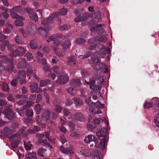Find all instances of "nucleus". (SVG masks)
<instances>
[{"instance_id":"f257e3e1","label":"nucleus","mask_w":159,"mask_h":159,"mask_svg":"<svg viewBox=\"0 0 159 159\" xmlns=\"http://www.w3.org/2000/svg\"><path fill=\"white\" fill-rule=\"evenodd\" d=\"M84 141L86 143L93 141L95 144V146L96 147L100 148V149L103 150L105 148V143L106 140L105 138H103L102 140L99 139L96 140L95 136L92 134H89L87 137H86L84 139Z\"/></svg>"},{"instance_id":"f03ea898","label":"nucleus","mask_w":159,"mask_h":159,"mask_svg":"<svg viewBox=\"0 0 159 159\" xmlns=\"http://www.w3.org/2000/svg\"><path fill=\"white\" fill-rule=\"evenodd\" d=\"M10 11L11 15L13 18L22 20L24 19L22 16L18 15L16 12L23 15L25 12V8L24 7L20 6H18L10 10Z\"/></svg>"},{"instance_id":"7ed1b4c3","label":"nucleus","mask_w":159,"mask_h":159,"mask_svg":"<svg viewBox=\"0 0 159 159\" xmlns=\"http://www.w3.org/2000/svg\"><path fill=\"white\" fill-rule=\"evenodd\" d=\"M91 97L85 100L86 103L90 106V111L94 113H97L95 111L96 108L98 107L103 108L104 107L103 104H102L99 102L96 103L92 102L91 100Z\"/></svg>"},{"instance_id":"20e7f679","label":"nucleus","mask_w":159,"mask_h":159,"mask_svg":"<svg viewBox=\"0 0 159 159\" xmlns=\"http://www.w3.org/2000/svg\"><path fill=\"white\" fill-rule=\"evenodd\" d=\"M60 36L57 35H52L51 36H49L48 39L47 40L48 42L49 41L52 42V44H53L52 46L53 47V49L55 52L58 51L59 47L58 46L59 44H60Z\"/></svg>"},{"instance_id":"39448f33","label":"nucleus","mask_w":159,"mask_h":159,"mask_svg":"<svg viewBox=\"0 0 159 159\" xmlns=\"http://www.w3.org/2000/svg\"><path fill=\"white\" fill-rule=\"evenodd\" d=\"M36 136L39 143L41 145L45 146L46 148H49L50 150L52 148V147L46 139H43L44 137V134H40L38 133L36 134Z\"/></svg>"},{"instance_id":"423d86ee","label":"nucleus","mask_w":159,"mask_h":159,"mask_svg":"<svg viewBox=\"0 0 159 159\" xmlns=\"http://www.w3.org/2000/svg\"><path fill=\"white\" fill-rule=\"evenodd\" d=\"M2 60L4 62H9L10 64L7 65L6 68V70L8 72L12 71L14 68V65L12 63L13 58H9L6 56H2Z\"/></svg>"},{"instance_id":"0eeeda50","label":"nucleus","mask_w":159,"mask_h":159,"mask_svg":"<svg viewBox=\"0 0 159 159\" xmlns=\"http://www.w3.org/2000/svg\"><path fill=\"white\" fill-rule=\"evenodd\" d=\"M52 29L51 26L44 27L41 26L38 29L39 33L40 35L43 38H46L48 35V31Z\"/></svg>"},{"instance_id":"6e6552de","label":"nucleus","mask_w":159,"mask_h":159,"mask_svg":"<svg viewBox=\"0 0 159 159\" xmlns=\"http://www.w3.org/2000/svg\"><path fill=\"white\" fill-rule=\"evenodd\" d=\"M9 138L12 139L11 141V145L13 148H16L17 147L19 143V139L20 138L19 134H12L11 135L9 136Z\"/></svg>"},{"instance_id":"1a4fd4ad","label":"nucleus","mask_w":159,"mask_h":159,"mask_svg":"<svg viewBox=\"0 0 159 159\" xmlns=\"http://www.w3.org/2000/svg\"><path fill=\"white\" fill-rule=\"evenodd\" d=\"M107 39V38L105 37L98 36L89 39L88 41V43L89 44H93L95 42H105Z\"/></svg>"},{"instance_id":"9d476101","label":"nucleus","mask_w":159,"mask_h":159,"mask_svg":"<svg viewBox=\"0 0 159 159\" xmlns=\"http://www.w3.org/2000/svg\"><path fill=\"white\" fill-rule=\"evenodd\" d=\"M57 12H54L51 16L47 18L46 20H43L41 22V24L42 25H44L45 27L50 26L48 24L52 23L55 17H57Z\"/></svg>"},{"instance_id":"9b49d317","label":"nucleus","mask_w":159,"mask_h":159,"mask_svg":"<svg viewBox=\"0 0 159 159\" xmlns=\"http://www.w3.org/2000/svg\"><path fill=\"white\" fill-rule=\"evenodd\" d=\"M3 113L5 115V116L9 120H12L15 118V113L9 107H7Z\"/></svg>"},{"instance_id":"f8f14e48","label":"nucleus","mask_w":159,"mask_h":159,"mask_svg":"<svg viewBox=\"0 0 159 159\" xmlns=\"http://www.w3.org/2000/svg\"><path fill=\"white\" fill-rule=\"evenodd\" d=\"M51 115V112L50 109H45L42 114V119L45 121L48 122L49 120Z\"/></svg>"},{"instance_id":"ddd939ff","label":"nucleus","mask_w":159,"mask_h":159,"mask_svg":"<svg viewBox=\"0 0 159 159\" xmlns=\"http://www.w3.org/2000/svg\"><path fill=\"white\" fill-rule=\"evenodd\" d=\"M36 26L31 22L29 23L26 28L27 32L30 35H34L35 32Z\"/></svg>"},{"instance_id":"4468645a","label":"nucleus","mask_w":159,"mask_h":159,"mask_svg":"<svg viewBox=\"0 0 159 159\" xmlns=\"http://www.w3.org/2000/svg\"><path fill=\"white\" fill-rule=\"evenodd\" d=\"M154 104L156 105L157 107V108H155V111H156L157 110H159L158 112H157V114L156 115L155 118L154 122L157 125H159V123L158 120H159V100H155L154 102Z\"/></svg>"},{"instance_id":"2eb2a0df","label":"nucleus","mask_w":159,"mask_h":159,"mask_svg":"<svg viewBox=\"0 0 159 159\" xmlns=\"http://www.w3.org/2000/svg\"><path fill=\"white\" fill-rule=\"evenodd\" d=\"M31 104L32 103H29V102H27V104L24 106L22 109H19L17 108L16 109V111L20 116H23L25 115V109L30 107Z\"/></svg>"},{"instance_id":"dca6fc26","label":"nucleus","mask_w":159,"mask_h":159,"mask_svg":"<svg viewBox=\"0 0 159 159\" xmlns=\"http://www.w3.org/2000/svg\"><path fill=\"white\" fill-rule=\"evenodd\" d=\"M85 83L86 84L90 85V88L93 90H97L98 89V90L101 89V87H100L99 86L98 84L95 85L94 84V81L93 80H91L89 82L85 81Z\"/></svg>"},{"instance_id":"f3484780","label":"nucleus","mask_w":159,"mask_h":159,"mask_svg":"<svg viewBox=\"0 0 159 159\" xmlns=\"http://www.w3.org/2000/svg\"><path fill=\"white\" fill-rule=\"evenodd\" d=\"M59 149L61 151L65 154L69 153L70 155H72L74 153V148L72 147H70L67 149H66L61 145Z\"/></svg>"},{"instance_id":"a211bd4d","label":"nucleus","mask_w":159,"mask_h":159,"mask_svg":"<svg viewBox=\"0 0 159 159\" xmlns=\"http://www.w3.org/2000/svg\"><path fill=\"white\" fill-rule=\"evenodd\" d=\"M68 77L65 75H63L59 77L58 80H56V82L60 84H64L68 81Z\"/></svg>"},{"instance_id":"6ab92c4d","label":"nucleus","mask_w":159,"mask_h":159,"mask_svg":"<svg viewBox=\"0 0 159 159\" xmlns=\"http://www.w3.org/2000/svg\"><path fill=\"white\" fill-rule=\"evenodd\" d=\"M31 91L32 93L36 92L39 93L42 91V89L40 87H38V84L35 83L33 85L30 86Z\"/></svg>"},{"instance_id":"aec40b11","label":"nucleus","mask_w":159,"mask_h":159,"mask_svg":"<svg viewBox=\"0 0 159 159\" xmlns=\"http://www.w3.org/2000/svg\"><path fill=\"white\" fill-rule=\"evenodd\" d=\"M74 120L80 121H84L85 120V117L82 113L80 112L75 113L73 116Z\"/></svg>"},{"instance_id":"412c9836","label":"nucleus","mask_w":159,"mask_h":159,"mask_svg":"<svg viewBox=\"0 0 159 159\" xmlns=\"http://www.w3.org/2000/svg\"><path fill=\"white\" fill-rule=\"evenodd\" d=\"M107 128H102L96 133V135L98 137L104 138L107 134Z\"/></svg>"},{"instance_id":"4be33fe9","label":"nucleus","mask_w":159,"mask_h":159,"mask_svg":"<svg viewBox=\"0 0 159 159\" xmlns=\"http://www.w3.org/2000/svg\"><path fill=\"white\" fill-rule=\"evenodd\" d=\"M98 53L96 52H93L92 54V61L93 63L95 65H96L97 64L100 63L101 61V59L99 58L100 57V56H97Z\"/></svg>"},{"instance_id":"5701e85b","label":"nucleus","mask_w":159,"mask_h":159,"mask_svg":"<svg viewBox=\"0 0 159 159\" xmlns=\"http://www.w3.org/2000/svg\"><path fill=\"white\" fill-rule=\"evenodd\" d=\"M87 19L86 14L84 13H80L79 16L77 17H75V22L77 23L80 21H82Z\"/></svg>"},{"instance_id":"b1692460","label":"nucleus","mask_w":159,"mask_h":159,"mask_svg":"<svg viewBox=\"0 0 159 159\" xmlns=\"http://www.w3.org/2000/svg\"><path fill=\"white\" fill-rule=\"evenodd\" d=\"M94 81V84L96 83L99 85H101L102 84L104 80L103 79V77L102 76H100V75H98L96 76L95 80H93Z\"/></svg>"},{"instance_id":"393cba45","label":"nucleus","mask_w":159,"mask_h":159,"mask_svg":"<svg viewBox=\"0 0 159 159\" xmlns=\"http://www.w3.org/2000/svg\"><path fill=\"white\" fill-rule=\"evenodd\" d=\"M98 47L99 49H101L102 50L103 45V44H101L100 43H97V44H93L92 45H89L88 49L90 50L94 49L95 48Z\"/></svg>"},{"instance_id":"a878e982","label":"nucleus","mask_w":159,"mask_h":159,"mask_svg":"<svg viewBox=\"0 0 159 159\" xmlns=\"http://www.w3.org/2000/svg\"><path fill=\"white\" fill-rule=\"evenodd\" d=\"M72 86L74 87L75 88L81 84L80 80L79 79H73L72 80L70 83Z\"/></svg>"},{"instance_id":"bb28decb","label":"nucleus","mask_w":159,"mask_h":159,"mask_svg":"<svg viewBox=\"0 0 159 159\" xmlns=\"http://www.w3.org/2000/svg\"><path fill=\"white\" fill-rule=\"evenodd\" d=\"M20 55H21L20 52L16 48L12 52L9 54V56L12 57H16L19 56Z\"/></svg>"},{"instance_id":"cd10ccee","label":"nucleus","mask_w":159,"mask_h":159,"mask_svg":"<svg viewBox=\"0 0 159 159\" xmlns=\"http://www.w3.org/2000/svg\"><path fill=\"white\" fill-rule=\"evenodd\" d=\"M73 99L76 106H79L82 104V100L79 98L74 97Z\"/></svg>"},{"instance_id":"c85d7f7f","label":"nucleus","mask_w":159,"mask_h":159,"mask_svg":"<svg viewBox=\"0 0 159 159\" xmlns=\"http://www.w3.org/2000/svg\"><path fill=\"white\" fill-rule=\"evenodd\" d=\"M102 25L101 24H100L99 25H96L94 27H92L90 28V30L92 32H97L98 31L102 30Z\"/></svg>"},{"instance_id":"c756f323","label":"nucleus","mask_w":159,"mask_h":159,"mask_svg":"<svg viewBox=\"0 0 159 159\" xmlns=\"http://www.w3.org/2000/svg\"><path fill=\"white\" fill-rule=\"evenodd\" d=\"M30 17L32 20H34L35 22L39 20V17L36 13L35 12H32L30 15Z\"/></svg>"},{"instance_id":"7c9ffc66","label":"nucleus","mask_w":159,"mask_h":159,"mask_svg":"<svg viewBox=\"0 0 159 159\" xmlns=\"http://www.w3.org/2000/svg\"><path fill=\"white\" fill-rule=\"evenodd\" d=\"M14 131L8 127H5L3 130L4 134L6 136H8L11 134L13 133Z\"/></svg>"},{"instance_id":"2f4dec72","label":"nucleus","mask_w":159,"mask_h":159,"mask_svg":"<svg viewBox=\"0 0 159 159\" xmlns=\"http://www.w3.org/2000/svg\"><path fill=\"white\" fill-rule=\"evenodd\" d=\"M77 57L76 54H75V56L73 55L71 57H68V63H72L73 62L74 64H75V57Z\"/></svg>"},{"instance_id":"473e14b6","label":"nucleus","mask_w":159,"mask_h":159,"mask_svg":"<svg viewBox=\"0 0 159 159\" xmlns=\"http://www.w3.org/2000/svg\"><path fill=\"white\" fill-rule=\"evenodd\" d=\"M70 44V41L69 40L65 41L62 44V47L63 49L65 50L68 48Z\"/></svg>"},{"instance_id":"72a5a7b5","label":"nucleus","mask_w":159,"mask_h":159,"mask_svg":"<svg viewBox=\"0 0 159 159\" xmlns=\"http://www.w3.org/2000/svg\"><path fill=\"white\" fill-rule=\"evenodd\" d=\"M51 82V81L48 79L45 80H42L40 81V85L41 87H43L47 85Z\"/></svg>"},{"instance_id":"f704fd0d","label":"nucleus","mask_w":159,"mask_h":159,"mask_svg":"<svg viewBox=\"0 0 159 159\" xmlns=\"http://www.w3.org/2000/svg\"><path fill=\"white\" fill-rule=\"evenodd\" d=\"M36 154L35 153L33 152L29 153L26 157L28 159H38L36 157Z\"/></svg>"},{"instance_id":"c9c22d12","label":"nucleus","mask_w":159,"mask_h":159,"mask_svg":"<svg viewBox=\"0 0 159 159\" xmlns=\"http://www.w3.org/2000/svg\"><path fill=\"white\" fill-rule=\"evenodd\" d=\"M25 115L28 117H32L34 115V112L32 110L27 109L25 110Z\"/></svg>"},{"instance_id":"e433bc0d","label":"nucleus","mask_w":159,"mask_h":159,"mask_svg":"<svg viewBox=\"0 0 159 159\" xmlns=\"http://www.w3.org/2000/svg\"><path fill=\"white\" fill-rule=\"evenodd\" d=\"M12 28V25H11L9 24L8 27L3 29V32L5 34H9L11 32Z\"/></svg>"},{"instance_id":"4c0bfd02","label":"nucleus","mask_w":159,"mask_h":159,"mask_svg":"<svg viewBox=\"0 0 159 159\" xmlns=\"http://www.w3.org/2000/svg\"><path fill=\"white\" fill-rule=\"evenodd\" d=\"M26 77V73L24 70L20 71L18 73V76L17 77L18 79H19L24 78Z\"/></svg>"},{"instance_id":"58836bf2","label":"nucleus","mask_w":159,"mask_h":159,"mask_svg":"<svg viewBox=\"0 0 159 159\" xmlns=\"http://www.w3.org/2000/svg\"><path fill=\"white\" fill-rule=\"evenodd\" d=\"M57 16L59 15H64L66 14L67 12V9L64 8H62L58 12H57Z\"/></svg>"},{"instance_id":"ea45409f","label":"nucleus","mask_w":159,"mask_h":159,"mask_svg":"<svg viewBox=\"0 0 159 159\" xmlns=\"http://www.w3.org/2000/svg\"><path fill=\"white\" fill-rule=\"evenodd\" d=\"M104 49H105V52L104 53H103V54H102L101 55H100V57L101 58L103 57H104L105 56V55H106V54H108L110 52V48L108 47H107L106 48H104V47L103 46L102 50L101 49H100V50L101 51H102V50Z\"/></svg>"},{"instance_id":"a19ab883","label":"nucleus","mask_w":159,"mask_h":159,"mask_svg":"<svg viewBox=\"0 0 159 159\" xmlns=\"http://www.w3.org/2000/svg\"><path fill=\"white\" fill-rule=\"evenodd\" d=\"M34 111L37 114H39L41 110L40 105L39 104H37L34 107Z\"/></svg>"},{"instance_id":"79ce46f5","label":"nucleus","mask_w":159,"mask_h":159,"mask_svg":"<svg viewBox=\"0 0 159 159\" xmlns=\"http://www.w3.org/2000/svg\"><path fill=\"white\" fill-rule=\"evenodd\" d=\"M9 44V41L8 40H5L0 45V48L2 51H3L5 49L6 46Z\"/></svg>"},{"instance_id":"37998d69","label":"nucleus","mask_w":159,"mask_h":159,"mask_svg":"<svg viewBox=\"0 0 159 159\" xmlns=\"http://www.w3.org/2000/svg\"><path fill=\"white\" fill-rule=\"evenodd\" d=\"M55 106L54 110L57 114H59L61 112L62 109V107L61 106L58 105H57Z\"/></svg>"},{"instance_id":"c03bdc74","label":"nucleus","mask_w":159,"mask_h":159,"mask_svg":"<svg viewBox=\"0 0 159 159\" xmlns=\"http://www.w3.org/2000/svg\"><path fill=\"white\" fill-rule=\"evenodd\" d=\"M46 150L45 149L41 148L39 149L38 153L39 155L42 157H45V152Z\"/></svg>"},{"instance_id":"a18cd8bd","label":"nucleus","mask_w":159,"mask_h":159,"mask_svg":"<svg viewBox=\"0 0 159 159\" xmlns=\"http://www.w3.org/2000/svg\"><path fill=\"white\" fill-rule=\"evenodd\" d=\"M93 90V92L94 94H95V95H94L93 97V99L94 100H96L97 99V95L99 96L100 95V96L101 95V92L100 91V90H98V89L97 90Z\"/></svg>"},{"instance_id":"49530a36","label":"nucleus","mask_w":159,"mask_h":159,"mask_svg":"<svg viewBox=\"0 0 159 159\" xmlns=\"http://www.w3.org/2000/svg\"><path fill=\"white\" fill-rule=\"evenodd\" d=\"M93 156L94 159H100L99 157V154L97 150H93L92 152Z\"/></svg>"},{"instance_id":"de8ad7c7","label":"nucleus","mask_w":159,"mask_h":159,"mask_svg":"<svg viewBox=\"0 0 159 159\" xmlns=\"http://www.w3.org/2000/svg\"><path fill=\"white\" fill-rule=\"evenodd\" d=\"M1 9L5 11H3L2 13L3 17L6 19H7L8 17V15L7 13V11H8L7 9L5 7H1Z\"/></svg>"},{"instance_id":"09e8293b","label":"nucleus","mask_w":159,"mask_h":159,"mask_svg":"<svg viewBox=\"0 0 159 159\" xmlns=\"http://www.w3.org/2000/svg\"><path fill=\"white\" fill-rule=\"evenodd\" d=\"M30 46L31 48L33 49H35L38 47L37 45L34 41H31L30 42Z\"/></svg>"},{"instance_id":"8fccbe9b","label":"nucleus","mask_w":159,"mask_h":159,"mask_svg":"<svg viewBox=\"0 0 159 159\" xmlns=\"http://www.w3.org/2000/svg\"><path fill=\"white\" fill-rule=\"evenodd\" d=\"M25 66L26 63L24 61L19 62L18 64V67L19 69L23 68L25 67Z\"/></svg>"},{"instance_id":"3c124183","label":"nucleus","mask_w":159,"mask_h":159,"mask_svg":"<svg viewBox=\"0 0 159 159\" xmlns=\"http://www.w3.org/2000/svg\"><path fill=\"white\" fill-rule=\"evenodd\" d=\"M17 48L20 50V54L22 56L24 55L26 52V49L25 48H24L23 47L20 46H17Z\"/></svg>"},{"instance_id":"603ef678","label":"nucleus","mask_w":159,"mask_h":159,"mask_svg":"<svg viewBox=\"0 0 159 159\" xmlns=\"http://www.w3.org/2000/svg\"><path fill=\"white\" fill-rule=\"evenodd\" d=\"M26 129V128L25 127H23L19 131V134L21 135H23L24 137L27 136V134L25 132V130Z\"/></svg>"},{"instance_id":"864d4df0","label":"nucleus","mask_w":159,"mask_h":159,"mask_svg":"<svg viewBox=\"0 0 159 159\" xmlns=\"http://www.w3.org/2000/svg\"><path fill=\"white\" fill-rule=\"evenodd\" d=\"M70 27V26L69 25H65L60 26L59 27V29L60 30L62 31L67 30L68 29H69Z\"/></svg>"},{"instance_id":"5fc2aeb1","label":"nucleus","mask_w":159,"mask_h":159,"mask_svg":"<svg viewBox=\"0 0 159 159\" xmlns=\"http://www.w3.org/2000/svg\"><path fill=\"white\" fill-rule=\"evenodd\" d=\"M29 61H31L33 59V57L31 53L30 52H27L25 55Z\"/></svg>"},{"instance_id":"6e6d98bb","label":"nucleus","mask_w":159,"mask_h":159,"mask_svg":"<svg viewBox=\"0 0 159 159\" xmlns=\"http://www.w3.org/2000/svg\"><path fill=\"white\" fill-rule=\"evenodd\" d=\"M16 98H24L27 99L28 96L27 95H25L22 94H17L15 96Z\"/></svg>"},{"instance_id":"4d7b16f0","label":"nucleus","mask_w":159,"mask_h":159,"mask_svg":"<svg viewBox=\"0 0 159 159\" xmlns=\"http://www.w3.org/2000/svg\"><path fill=\"white\" fill-rule=\"evenodd\" d=\"M2 88L4 91H7L9 90L8 85L6 83H3L2 84Z\"/></svg>"},{"instance_id":"13d9d810","label":"nucleus","mask_w":159,"mask_h":159,"mask_svg":"<svg viewBox=\"0 0 159 159\" xmlns=\"http://www.w3.org/2000/svg\"><path fill=\"white\" fill-rule=\"evenodd\" d=\"M15 41L18 44H22V42L20 37L18 35L16 36L15 39Z\"/></svg>"},{"instance_id":"bf43d9fd","label":"nucleus","mask_w":159,"mask_h":159,"mask_svg":"<svg viewBox=\"0 0 159 159\" xmlns=\"http://www.w3.org/2000/svg\"><path fill=\"white\" fill-rule=\"evenodd\" d=\"M153 103L152 102H146L144 105V107L145 108H148L152 107L153 105Z\"/></svg>"},{"instance_id":"052dcab7","label":"nucleus","mask_w":159,"mask_h":159,"mask_svg":"<svg viewBox=\"0 0 159 159\" xmlns=\"http://www.w3.org/2000/svg\"><path fill=\"white\" fill-rule=\"evenodd\" d=\"M63 113L64 116L66 117L68 116L69 114H71V112L69 111L68 109L64 108L63 110Z\"/></svg>"},{"instance_id":"680f3d73","label":"nucleus","mask_w":159,"mask_h":159,"mask_svg":"<svg viewBox=\"0 0 159 159\" xmlns=\"http://www.w3.org/2000/svg\"><path fill=\"white\" fill-rule=\"evenodd\" d=\"M76 43L78 44H82L85 42V40L81 38H79L76 39Z\"/></svg>"},{"instance_id":"e2e57ef3","label":"nucleus","mask_w":159,"mask_h":159,"mask_svg":"<svg viewBox=\"0 0 159 159\" xmlns=\"http://www.w3.org/2000/svg\"><path fill=\"white\" fill-rule=\"evenodd\" d=\"M7 46V50L8 51L11 52H12L13 51H14L15 48V47L14 46V45L12 44H10L9 43V44H8Z\"/></svg>"},{"instance_id":"0e129e2a","label":"nucleus","mask_w":159,"mask_h":159,"mask_svg":"<svg viewBox=\"0 0 159 159\" xmlns=\"http://www.w3.org/2000/svg\"><path fill=\"white\" fill-rule=\"evenodd\" d=\"M15 25L17 26H22L23 25V22L20 20H16L14 23Z\"/></svg>"},{"instance_id":"69168bd1","label":"nucleus","mask_w":159,"mask_h":159,"mask_svg":"<svg viewBox=\"0 0 159 159\" xmlns=\"http://www.w3.org/2000/svg\"><path fill=\"white\" fill-rule=\"evenodd\" d=\"M69 127L71 130H74L75 129V125L72 122H70L69 124Z\"/></svg>"},{"instance_id":"338daca9","label":"nucleus","mask_w":159,"mask_h":159,"mask_svg":"<svg viewBox=\"0 0 159 159\" xmlns=\"http://www.w3.org/2000/svg\"><path fill=\"white\" fill-rule=\"evenodd\" d=\"M73 87V88L70 87L67 89V92L71 95H73L74 94V91L75 88L74 87Z\"/></svg>"},{"instance_id":"774afa93","label":"nucleus","mask_w":159,"mask_h":159,"mask_svg":"<svg viewBox=\"0 0 159 159\" xmlns=\"http://www.w3.org/2000/svg\"><path fill=\"white\" fill-rule=\"evenodd\" d=\"M81 74L82 77L84 78L87 77V76L89 75L88 73L84 70L81 71Z\"/></svg>"}]
</instances>
